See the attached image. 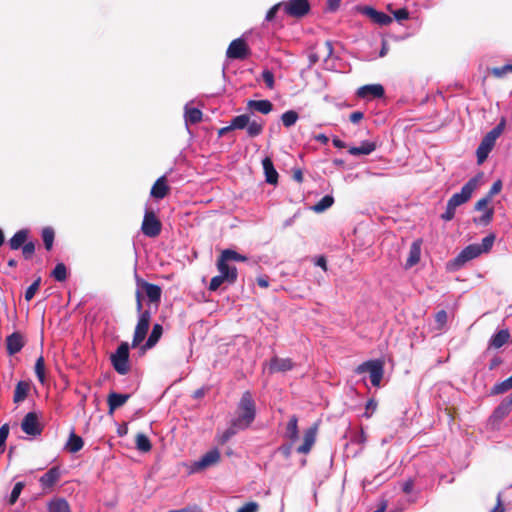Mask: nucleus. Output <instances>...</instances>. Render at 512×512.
Returning a JSON list of instances; mask_svg holds the SVG:
<instances>
[{"label":"nucleus","instance_id":"1","mask_svg":"<svg viewBox=\"0 0 512 512\" xmlns=\"http://www.w3.org/2000/svg\"><path fill=\"white\" fill-rule=\"evenodd\" d=\"M256 415L255 402L249 391L243 393L237 407V417L234 419V426L239 429L248 428L254 421Z\"/></svg>","mask_w":512,"mask_h":512},{"label":"nucleus","instance_id":"2","mask_svg":"<svg viewBox=\"0 0 512 512\" xmlns=\"http://www.w3.org/2000/svg\"><path fill=\"white\" fill-rule=\"evenodd\" d=\"M505 126L506 120L505 118H502L496 127H494L484 136L476 151L478 164H482L487 159L489 153L495 145L496 140L503 133Z\"/></svg>","mask_w":512,"mask_h":512},{"label":"nucleus","instance_id":"3","mask_svg":"<svg viewBox=\"0 0 512 512\" xmlns=\"http://www.w3.org/2000/svg\"><path fill=\"white\" fill-rule=\"evenodd\" d=\"M111 362L114 369L121 375L129 372V345L126 342L121 343L116 352L111 355Z\"/></svg>","mask_w":512,"mask_h":512},{"label":"nucleus","instance_id":"4","mask_svg":"<svg viewBox=\"0 0 512 512\" xmlns=\"http://www.w3.org/2000/svg\"><path fill=\"white\" fill-rule=\"evenodd\" d=\"M358 374L369 372L370 381L373 386L378 387L383 377V364L380 361H368L359 365L356 369Z\"/></svg>","mask_w":512,"mask_h":512},{"label":"nucleus","instance_id":"5","mask_svg":"<svg viewBox=\"0 0 512 512\" xmlns=\"http://www.w3.org/2000/svg\"><path fill=\"white\" fill-rule=\"evenodd\" d=\"M150 320L151 312L149 310L138 314V322L134 331L132 347H136L144 341L150 326Z\"/></svg>","mask_w":512,"mask_h":512},{"label":"nucleus","instance_id":"6","mask_svg":"<svg viewBox=\"0 0 512 512\" xmlns=\"http://www.w3.org/2000/svg\"><path fill=\"white\" fill-rule=\"evenodd\" d=\"M478 186V180L476 178L470 179L462 188L459 193H455L448 200L451 207L457 208L458 206L466 203L472 196L473 192Z\"/></svg>","mask_w":512,"mask_h":512},{"label":"nucleus","instance_id":"7","mask_svg":"<svg viewBox=\"0 0 512 512\" xmlns=\"http://www.w3.org/2000/svg\"><path fill=\"white\" fill-rule=\"evenodd\" d=\"M161 228V222L158 220L154 212L146 211L141 226L143 234L147 237L154 238L160 234Z\"/></svg>","mask_w":512,"mask_h":512},{"label":"nucleus","instance_id":"8","mask_svg":"<svg viewBox=\"0 0 512 512\" xmlns=\"http://www.w3.org/2000/svg\"><path fill=\"white\" fill-rule=\"evenodd\" d=\"M282 5L288 15L296 18L306 15L310 9L308 0H289Z\"/></svg>","mask_w":512,"mask_h":512},{"label":"nucleus","instance_id":"9","mask_svg":"<svg viewBox=\"0 0 512 512\" xmlns=\"http://www.w3.org/2000/svg\"><path fill=\"white\" fill-rule=\"evenodd\" d=\"M249 54V49L245 41L241 38L233 40L226 52L230 59H245Z\"/></svg>","mask_w":512,"mask_h":512},{"label":"nucleus","instance_id":"10","mask_svg":"<svg viewBox=\"0 0 512 512\" xmlns=\"http://www.w3.org/2000/svg\"><path fill=\"white\" fill-rule=\"evenodd\" d=\"M22 430L31 436L40 435L42 432V427L39 423L38 416L34 412H29L23 419L21 423Z\"/></svg>","mask_w":512,"mask_h":512},{"label":"nucleus","instance_id":"11","mask_svg":"<svg viewBox=\"0 0 512 512\" xmlns=\"http://www.w3.org/2000/svg\"><path fill=\"white\" fill-rule=\"evenodd\" d=\"M137 284L144 289L149 302L158 308L162 294L161 288L158 285L148 283L140 278H137Z\"/></svg>","mask_w":512,"mask_h":512},{"label":"nucleus","instance_id":"12","mask_svg":"<svg viewBox=\"0 0 512 512\" xmlns=\"http://www.w3.org/2000/svg\"><path fill=\"white\" fill-rule=\"evenodd\" d=\"M479 255H481V252L478 248V244H470L459 253V255L454 259L453 264L456 267H461L466 262L478 257Z\"/></svg>","mask_w":512,"mask_h":512},{"label":"nucleus","instance_id":"13","mask_svg":"<svg viewBox=\"0 0 512 512\" xmlns=\"http://www.w3.org/2000/svg\"><path fill=\"white\" fill-rule=\"evenodd\" d=\"M361 13L368 18H370L374 23L381 25V26H387L392 23V18L380 11H377L373 7L365 6L360 9Z\"/></svg>","mask_w":512,"mask_h":512},{"label":"nucleus","instance_id":"14","mask_svg":"<svg viewBox=\"0 0 512 512\" xmlns=\"http://www.w3.org/2000/svg\"><path fill=\"white\" fill-rule=\"evenodd\" d=\"M217 269L221 276L226 279L228 284H234L237 280V268L235 266H229L227 261L223 259L221 256L217 260Z\"/></svg>","mask_w":512,"mask_h":512},{"label":"nucleus","instance_id":"15","mask_svg":"<svg viewBox=\"0 0 512 512\" xmlns=\"http://www.w3.org/2000/svg\"><path fill=\"white\" fill-rule=\"evenodd\" d=\"M294 367V363L289 358H278L273 357L267 364V368L270 374L276 372H286Z\"/></svg>","mask_w":512,"mask_h":512},{"label":"nucleus","instance_id":"16","mask_svg":"<svg viewBox=\"0 0 512 512\" xmlns=\"http://www.w3.org/2000/svg\"><path fill=\"white\" fill-rule=\"evenodd\" d=\"M220 460V452L218 449H212L204 454L197 462L194 463L195 470H201L215 465Z\"/></svg>","mask_w":512,"mask_h":512},{"label":"nucleus","instance_id":"17","mask_svg":"<svg viewBox=\"0 0 512 512\" xmlns=\"http://www.w3.org/2000/svg\"><path fill=\"white\" fill-rule=\"evenodd\" d=\"M490 201L489 197H484L476 202L475 209L478 211H484V214L478 220H475L476 222L484 225L491 222L494 211L492 208L488 207Z\"/></svg>","mask_w":512,"mask_h":512},{"label":"nucleus","instance_id":"18","mask_svg":"<svg viewBox=\"0 0 512 512\" xmlns=\"http://www.w3.org/2000/svg\"><path fill=\"white\" fill-rule=\"evenodd\" d=\"M357 94L362 98H380L384 95V88L380 84L365 85L359 88Z\"/></svg>","mask_w":512,"mask_h":512},{"label":"nucleus","instance_id":"19","mask_svg":"<svg viewBox=\"0 0 512 512\" xmlns=\"http://www.w3.org/2000/svg\"><path fill=\"white\" fill-rule=\"evenodd\" d=\"M166 182V176L158 178L151 188L150 195L156 199H163L170 190Z\"/></svg>","mask_w":512,"mask_h":512},{"label":"nucleus","instance_id":"20","mask_svg":"<svg viewBox=\"0 0 512 512\" xmlns=\"http://www.w3.org/2000/svg\"><path fill=\"white\" fill-rule=\"evenodd\" d=\"M7 351L10 355H14L21 351L24 346V340L21 334L13 333L6 339Z\"/></svg>","mask_w":512,"mask_h":512},{"label":"nucleus","instance_id":"21","mask_svg":"<svg viewBox=\"0 0 512 512\" xmlns=\"http://www.w3.org/2000/svg\"><path fill=\"white\" fill-rule=\"evenodd\" d=\"M422 240H415L410 247L409 256L406 261V268H411L420 261Z\"/></svg>","mask_w":512,"mask_h":512},{"label":"nucleus","instance_id":"22","mask_svg":"<svg viewBox=\"0 0 512 512\" xmlns=\"http://www.w3.org/2000/svg\"><path fill=\"white\" fill-rule=\"evenodd\" d=\"M60 478V470L58 467H52L39 479L43 488L52 487Z\"/></svg>","mask_w":512,"mask_h":512},{"label":"nucleus","instance_id":"23","mask_svg":"<svg viewBox=\"0 0 512 512\" xmlns=\"http://www.w3.org/2000/svg\"><path fill=\"white\" fill-rule=\"evenodd\" d=\"M316 440V428H309L305 431L303 444L297 448V452L307 454L310 452Z\"/></svg>","mask_w":512,"mask_h":512},{"label":"nucleus","instance_id":"24","mask_svg":"<svg viewBox=\"0 0 512 512\" xmlns=\"http://www.w3.org/2000/svg\"><path fill=\"white\" fill-rule=\"evenodd\" d=\"M128 394L112 392L108 396L109 413L112 414L117 408L123 406L129 399Z\"/></svg>","mask_w":512,"mask_h":512},{"label":"nucleus","instance_id":"25","mask_svg":"<svg viewBox=\"0 0 512 512\" xmlns=\"http://www.w3.org/2000/svg\"><path fill=\"white\" fill-rule=\"evenodd\" d=\"M263 169L265 172L266 182L272 185L278 182V172L274 168V165L270 158L266 157L262 161Z\"/></svg>","mask_w":512,"mask_h":512},{"label":"nucleus","instance_id":"26","mask_svg":"<svg viewBox=\"0 0 512 512\" xmlns=\"http://www.w3.org/2000/svg\"><path fill=\"white\" fill-rule=\"evenodd\" d=\"M509 340H510L509 331L507 329L500 330L491 337V339L489 341V347L499 349L503 345L508 343Z\"/></svg>","mask_w":512,"mask_h":512},{"label":"nucleus","instance_id":"27","mask_svg":"<svg viewBox=\"0 0 512 512\" xmlns=\"http://www.w3.org/2000/svg\"><path fill=\"white\" fill-rule=\"evenodd\" d=\"M247 107L262 114H268L273 109V105L269 100H249Z\"/></svg>","mask_w":512,"mask_h":512},{"label":"nucleus","instance_id":"28","mask_svg":"<svg viewBox=\"0 0 512 512\" xmlns=\"http://www.w3.org/2000/svg\"><path fill=\"white\" fill-rule=\"evenodd\" d=\"M84 446L83 439L76 435L74 431H71L68 441L66 442L65 449L70 453H76L80 451Z\"/></svg>","mask_w":512,"mask_h":512},{"label":"nucleus","instance_id":"29","mask_svg":"<svg viewBox=\"0 0 512 512\" xmlns=\"http://www.w3.org/2000/svg\"><path fill=\"white\" fill-rule=\"evenodd\" d=\"M30 390L28 382L19 381L15 387L13 401L14 403H20L26 399Z\"/></svg>","mask_w":512,"mask_h":512},{"label":"nucleus","instance_id":"30","mask_svg":"<svg viewBox=\"0 0 512 512\" xmlns=\"http://www.w3.org/2000/svg\"><path fill=\"white\" fill-rule=\"evenodd\" d=\"M285 436L292 443H294L295 441L298 440V436H299V434H298V419L295 415H293L287 423Z\"/></svg>","mask_w":512,"mask_h":512},{"label":"nucleus","instance_id":"31","mask_svg":"<svg viewBox=\"0 0 512 512\" xmlns=\"http://www.w3.org/2000/svg\"><path fill=\"white\" fill-rule=\"evenodd\" d=\"M49 512H71L68 502L63 498H55L48 503Z\"/></svg>","mask_w":512,"mask_h":512},{"label":"nucleus","instance_id":"32","mask_svg":"<svg viewBox=\"0 0 512 512\" xmlns=\"http://www.w3.org/2000/svg\"><path fill=\"white\" fill-rule=\"evenodd\" d=\"M376 149V145L369 141H364L359 147H351L349 153L354 156L369 155Z\"/></svg>","mask_w":512,"mask_h":512},{"label":"nucleus","instance_id":"33","mask_svg":"<svg viewBox=\"0 0 512 512\" xmlns=\"http://www.w3.org/2000/svg\"><path fill=\"white\" fill-rule=\"evenodd\" d=\"M163 333V328L160 324H154L152 331L144 345V348L150 349L156 345Z\"/></svg>","mask_w":512,"mask_h":512},{"label":"nucleus","instance_id":"34","mask_svg":"<svg viewBox=\"0 0 512 512\" xmlns=\"http://www.w3.org/2000/svg\"><path fill=\"white\" fill-rule=\"evenodd\" d=\"M28 237L27 230H20L14 234V236L10 239L9 245L11 249L17 250L24 245Z\"/></svg>","mask_w":512,"mask_h":512},{"label":"nucleus","instance_id":"35","mask_svg":"<svg viewBox=\"0 0 512 512\" xmlns=\"http://www.w3.org/2000/svg\"><path fill=\"white\" fill-rule=\"evenodd\" d=\"M185 122L188 124H196L202 119V112L198 108L185 107Z\"/></svg>","mask_w":512,"mask_h":512},{"label":"nucleus","instance_id":"36","mask_svg":"<svg viewBox=\"0 0 512 512\" xmlns=\"http://www.w3.org/2000/svg\"><path fill=\"white\" fill-rule=\"evenodd\" d=\"M248 124H250V116L247 114H242V115L234 117L231 120L229 128L244 129L247 127Z\"/></svg>","mask_w":512,"mask_h":512},{"label":"nucleus","instance_id":"37","mask_svg":"<svg viewBox=\"0 0 512 512\" xmlns=\"http://www.w3.org/2000/svg\"><path fill=\"white\" fill-rule=\"evenodd\" d=\"M136 448L141 452H149L151 450V448H152L151 442L145 434H143V433L137 434Z\"/></svg>","mask_w":512,"mask_h":512},{"label":"nucleus","instance_id":"38","mask_svg":"<svg viewBox=\"0 0 512 512\" xmlns=\"http://www.w3.org/2000/svg\"><path fill=\"white\" fill-rule=\"evenodd\" d=\"M221 257L223 259H225L227 262L228 261L245 262L247 260L246 256L241 255V254H239L236 251L231 250V249L223 250L222 253H221Z\"/></svg>","mask_w":512,"mask_h":512},{"label":"nucleus","instance_id":"39","mask_svg":"<svg viewBox=\"0 0 512 512\" xmlns=\"http://www.w3.org/2000/svg\"><path fill=\"white\" fill-rule=\"evenodd\" d=\"M333 203L334 198L331 195H326L313 207V210L317 213H321L330 208Z\"/></svg>","mask_w":512,"mask_h":512},{"label":"nucleus","instance_id":"40","mask_svg":"<svg viewBox=\"0 0 512 512\" xmlns=\"http://www.w3.org/2000/svg\"><path fill=\"white\" fill-rule=\"evenodd\" d=\"M298 118H299L298 113L294 110L286 111L281 116V120L285 127L293 126L297 122Z\"/></svg>","mask_w":512,"mask_h":512},{"label":"nucleus","instance_id":"41","mask_svg":"<svg viewBox=\"0 0 512 512\" xmlns=\"http://www.w3.org/2000/svg\"><path fill=\"white\" fill-rule=\"evenodd\" d=\"M510 411L511 408L504 401H502L501 404L493 412L492 418L494 420H502L510 413Z\"/></svg>","mask_w":512,"mask_h":512},{"label":"nucleus","instance_id":"42","mask_svg":"<svg viewBox=\"0 0 512 512\" xmlns=\"http://www.w3.org/2000/svg\"><path fill=\"white\" fill-rule=\"evenodd\" d=\"M263 122H258V121H251L250 120V124L247 125L246 129H247V134L250 136V137H256L258 135H260L263 131Z\"/></svg>","mask_w":512,"mask_h":512},{"label":"nucleus","instance_id":"43","mask_svg":"<svg viewBox=\"0 0 512 512\" xmlns=\"http://www.w3.org/2000/svg\"><path fill=\"white\" fill-rule=\"evenodd\" d=\"M366 440H367V438H366V435H365L363 429H360L358 431L352 432L350 443L358 445L360 447L359 450L361 451L363 449V446H364Z\"/></svg>","mask_w":512,"mask_h":512},{"label":"nucleus","instance_id":"44","mask_svg":"<svg viewBox=\"0 0 512 512\" xmlns=\"http://www.w3.org/2000/svg\"><path fill=\"white\" fill-rule=\"evenodd\" d=\"M35 373L37 375L38 380L43 384L45 383V362L44 358L40 356L35 363Z\"/></svg>","mask_w":512,"mask_h":512},{"label":"nucleus","instance_id":"45","mask_svg":"<svg viewBox=\"0 0 512 512\" xmlns=\"http://www.w3.org/2000/svg\"><path fill=\"white\" fill-rule=\"evenodd\" d=\"M55 280L62 282L67 278V268L63 263H58L52 271Z\"/></svg>","mask_w":512,"mask_h":512},{"label":"nucleus","instance_id":"46","mask_svg":"<svg viewBox=\"0 0 512 512\" xmlns=\"http://www.w3.org/2000/svg\"><path fill=\"white\" fill-rule=\"evenodd\" d=\"M510 389H512V375L501 383L496 384L493 387L492 392L494 394H501L507 392Z\"/></svg>","mask_w":512,"mask_h":512},{"label":"nucleus","instance_id":"47","mask_svg":"<svg viewBox=\"0 0 512 512\" xmlns=\"http://www.w3.org/2000/svg\"><path fill=\"white\" fill-rule=\"evenodd\" d=\"M42 239L47 250H50L54 241V231L51 228H45L42 231Z\"/></svg>","mask_w":512,"mask_h":512},{"label":"nucleus","instance_id":"48","mask_svg":"<svg viewBox=\"0 0 512 512\" xmlns=\"http://www.w3.org/2000/svg\"><path fill=\"white\" fill-rule=\"evenodd\" d=\"M495 236L490 234L482 239L481 244H478V248L480 249L481 254L488 252L494 243Z\"/></svg>","mask_w":512,"mask_h":512},{"label":"nucleus","instance_id":"49","mask_svg":"<svg viewBox=\"0 0 512 512\" xmlns=\"http://www.w3.org/2000/svg\"><path fill=\"white\" fill-rule=\"evenodd\" d=\"M41 283V278H37L26 290L25 292V300L30 301L35 296L38 291Z\"/></svg>","mask_w":512,"mask_h":512},{"label":"nucleus","instance_id":"50","mask_svg":"<svg viewBox=\"0 0 512 512\" xmlns=\"http://www.w3.org/2000/svg\"><path fill=\"white\" fill-rule=\"evenodd\" d=\"M24 488V483L22 482H17L13 489H12V492L10 494V497H9V504L10 505H13L16 503L17 499L19 498L22 490Z\"/></svg>","mask_w":512,"mask_h":512},{"label":"nucleus","instance_id":"51","mask_svg":"<svg viewBox=\"0 0 512 512\" xmlns=\"http://www.w3.org/2000/svg\"><path fill=\"white\" fill-rule=\"evenodd\" d=\"M240 430L239 428H237V426H234V420L232 421V424L231 426L226 429L223 434L220 436V442L222 444L226 443L232 436H234L237 431Z\"/></svg>","mask_w":512,"mask_h":512},{"label":"nucleus","instance_id":"52","mask_svg":"<svg viewBox=\"0 0 512 512\" xmlns=\"http://www.w3.org/2000/svg\"><path fill=\"white\" fill-rule=\"evenodd\" d=\"M447 313L444 310H440L435 315V321L437 323V328L441 330L447 323Z\"/></svg>","mask_w":512,"mask_h":512},{"label":"nucleus","instance_id":"53","mask_svg":"<svg viewBox=\"0 0 512 512\" xmlns=\"http://www.w3.org/2000/svg\"><path fill=\"white\" fill-rule=\"evenodd\" d=\"M225 282H226V279L219 274L211 279L210 284H209V290L216 291Z\"/></svg>","mask_w":512,"mask_h":512},{"label":"nucleus","instance_id":"54","mask_svg":"<svg viewBox=\"0 0 512 512\" xmlns=\"http://www.w3.org/2000/svg\"><path fill=\"white\" fill-rule=\"evenodd\" d=\"M391 13L398 22L409 19V11L406 8H401L394 11L391 10Z\"/></svg>","mask_w":512,"mask_h":512},{"label":"nucleus","instance_id":"55","mask_svg":"<svg viewBox=\"0 0 512 512\" xmlns=\"http://www.w3.org/2000/svg\"><path fill=\"white\" fill-rule=\"evenodd\" d=\"M262 78L268 88L272 89L274 87V75L271 71L264 70Z\"/></svg>","mask_w":512,"mask_h":512},{"label":"nucleus","instance_id":"56","mask_svg":"<svg viewBox=\"0 0 512 512\" xmlns=\"http://www.w3.org/2000/svg\"><path fill=\"white\" fill-rule=\"evenodd\" d=\"M35 251V245L33 242L24 243L22 246V253L26 259H29Z\"/></svg>","mask_w":512,"mask_h":512},{"label":"nucleus","instance_id":"57","mask_svg":"<svg viewBox=\"0 0 512 512\" xmlns=\"http://www.w3.org/2000/svg\"><path fill=\"white\" fill-rule=\"evenodd\" d=\"M259 505L256 502H248L240 507L236 512H257Z\"/></svg>","mask_w":512,"mask_h":512},{"label":"nucleus","instance_id":"58","mask_svg":"<svg viewBox=\"0 0 512 512\" xmlns=\"http://www.w3.org/2000/svg\"><path fill=\"white\" fill-rule=\"evenodd\" d=\"M455 207H451V205L447 202L446 211L441 215V218L445 221H450L455 216Z\"/></svg>","mask_w":512,"mask_h":512},{"label":"nucleus","instance_id":"59","mask_svg":"<svg viewBox=\"0 0 512 512\" xmlns=\"http://www.w3.org/2000/svg\"><path fill=\"white\" fill-rule=\"evenodd\" d=\"M502 189V181L501 180H497L493 183L492 187L490 188L489 192H488V195L486 197H489V199L491 200L492 197L496 194H498Z\"/></svg>","mask_w":512,"mask_h":512},{"label":"nucleus","instance_id":"60","mask_svg":"<svg viewBox=\"0 0 512 512\" xmlns=\"http://www.w3.org/2000/svg\"><path fill=\"white\" fill-rule=\"evenodd\" d=\"M377 408V402L373 399H370L366 404V411L364 413V416L366 418H370L371 415L374 413V411Z\"/></svg>","mask_w":512,"mask_h":512},{"label":"nucleus","instance_id":"61","mask_svg":"<svg viewBox=\"0 0 512 512\" xmlns=\"http://www.w3.org/2000/svg\"><path fill=\"white\" fill-rule=\"evenodd\" d=\"M9 434V427L7 424L0 428V449L3 450V446Z\"/></svg>","mask_w":512,"mask_h":512},{"label":"nucleus","instance_id":"62","mask_svg":"<svg viewBox=\"0 0 512 512\" xmlns=\"http://www.w3.org/2000/svg\"><path fill=\"white\" fill-rule=\"evenodd\" d=\"M282 6H283L282 3H278V4L274 5L273 7H271L270 10L266 14V20L267 21L273 20L278 9Z\"/></svg>","mask_w":512,"mask_h":512},{"label":"nucleus","instance_id":"63","mask_svg":"<svg viewBox=\"0 0 512 512\" xmlns=\"http://www.w3.org/2000/svg\"><path fill=\"white\" fill-rule=\"evenodd\" d=\"M508 71H512V65H505L502 68H496L494 69V74L496 76H502Z\"/></svg>","mask_w":512,"mask_h":512},{"label":"nucleus","instance_id":"64","mask_svg":"<svg viewBox=\"0 0 512 512\" xmlns=\"http://www.w3.org/2000/svg\"><path fill=\"white\" fill-rule=\"evenodd\" d=\"M363 113L360 112V111H355L353 113H351L350 115V121L352 123H358L359 121H361L363 119Z\"/></svg>","mask_w":512,"mask_h":512}]
</instances>
